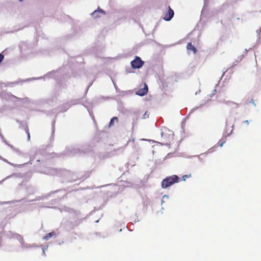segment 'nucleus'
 <instances>
[{
	"label": "nucleus",
	"instance_id": "2eb2a0df",
	"mask_svg": "<svg viewBox=\"0 0 261 261\" xmlns=\"http://www.w3.org/2000/svg\"><path fill=\"white\" fill-rule=\"evenodd\" d=\"M245 123H246L247 124H249V120H246L244 122Z\"/></svg>",
	"mask_w": 261,
	"mask_h": 261
},
{
	"label": "nucleus",
	"instance_id": "4468645a",
	"mask_svg": "<svg viewBox=\"0 0 261 261\" xmlns=\"http://www.w3.org/2000/svg\"><path fill=\"white\" fill-rule=\"evenodd\" d=\"M18 237H19L22 241H23V238L20 235L18 234Z\"/></svg>",
	"mask_w": 261,
	"mask_h": 261
},
{
	"label": "nucleus",
	"instance_id": "f03ea898",
	"mask_svg": "<svg viewBox=\"0 0 261 261\" xmlns=\"http://www.w3.org/2000/svg\"><path fill=\"white\" fill-rule=\"evenodd\" d=\"M173 132L167 128H164L161 132V140L167 144L171 140L173 139Z\"/></svg>",
	"mask_w": 261,
	"mask_h": 261
},
{
	"label": "nucleus",
	"instance_id": "1a4fd4ad",
	"mask_svg": "<svg viewBox=\"0 0 261 261\" xmlns=\"http://www.w3.org/2000/svg\"><path fill=\"white\" fill-rule=\"evenodd\" d=\"M118 121V119L117 118V117H114L113 118H112L111 119V121L110 122V123H109V126H111L112 125H113L114 124V121Z\"/></svg>",
	"mask_w": 261,
	"mask_h": 261
},
{
	"label": "nucleus",
	"instance_id": "0eeeda50",
	"mask_svg": "<svg viewBox=\"0 0 261 261\" xmlns=\"http://www.w3.org/2000/svg\"><path fill=\"white\" fill-rule=\"evenodd\" d=\"M99 13L104 14L105 12H104V11H103L102 10L100 9L99 10H95V11H94L92 13V15L93 17L97 18V17H100V16L99 15Z\"/></svg>",
	"mask_w": 261,
	"mask_h": 261
},
{
	"label": "nucleus",
	"instance_id": "423d86ee",
	"mask_svg": "<svg viewBox=\"0 0 261 261\" xmlns=\"http://www.w3.org/2000/svg\"><path fill=\"white\" fill-rule=\"evenodd\" d=\"M187 49L189 51H192L194 54H196L197 52V49L195 47L192 43H189L187 45Z\"/></svg>",
	"mask_w": 261,
	"mask_h": 261
},
{
	"label": "nucleus",
	"instance_id": "39448f33",
	"mask_svg": "<svg viewBox=\"0 0 261 261\" xmlns=\"http://www.w3.org/2000/svg\"><path fill=\"white\" fill-rule=\"evenodd\" d=\"M148 87L146 84H144V87L143 88L139 89L136 92V94L140 96H144L148 92Z\"/></svg>",
	"mask_w": 261,
	"mask_h": 261
},
{
	"label": "nucleus",
	"instance_id": "7ed1b4c3",
	"mask_svg": "<svg viewBox=\"0 0 261 261\" xmlns=\"http://www.w3.org/2000/svg\"><path fill=\"white\" fill-rule=\"evenodd\" d=\"M130 64L133 68L136 69L141 68L144 65V62L140 57L136 56L135 59L131 62Z\"/></svg>",
	"mask_w": 261,
	"mask_h": 261
},
{
	"label": "nucleus",
	"instance_id": "6e6552de",
	"mask_svg": "<svg viewBox=\"0 0 261 261\" xmlns=\"http://www.w3.org/2000/svg\"><path fill=\"white\" fill-rule=\"evenodd\" d=\"M56 235V233L55 232L53 231V232H51L50 233H48L47 234H46L44 237H43V239L44 240H48L50 238L53 237V236H55Z\"/></svg>",
	"mask_w": 261,
	"mask_h": 261
},
{
	"label": "nucleus",
	"instance_id": "9d476101",
	"mask_svg": "<svg viewBox=\"0 0 261 261\" xmlns=\"http://www.w3.org/2000/svg\"><path fill=\"white\" fill-rule=\"evenodd\" d=\"M191 176V174L189 175H185L182 176V179L183 180H186V178H188Z\"/></svg>",
	"mask_w": 261,
	"mask_h": 261
},
{
	"label": "nucleus",
	"instance_id": "f257e3e1",
	"mask_svg": "<svg viewBox=\"0 0 261 261\" xmlns=\"http://www.w3.org/2000/svg\"><path fill=\"white\" fill-rule=\"evenodd\" d=\"M178 181L179 178L176 175L167 176L162 180L161 186L162 188L166 189Z\"/></svg>",
	"mask_w": 261,
	"mask_h": 261
},
{
	"label": "nucleus",
	"instance_id": "f8f14e48",
	"mask_svg": "<svg viewBox=\"0 0 261 261\" xmlns=\"http://www.w3.org/2000/svg\"><path fill=\"white\" fill-rule=\"evenodd\" d=\"M4 59V56L2 54H0V64L3 61Z\"/></svg>",
	"mask_w": 261,
	"mask_h": 261
},
{
	"label": "nucleus",
	"instance_id": "20e7f679",
	"mask_svg": "<svg viewBox=\"0 0 261 261\" xmlns=\"http://www.w3.org/2000/svg\"><path fill=\"white\" fill-rule=\"evenodd\" d=\"M168 12L165 14L164 19V20L166 21H169L173 17L174 15V11L171 8L170 6L168 7Z\"/></svg>",
	"mask_w": 261,
	"mask_h": 261
},
{
	"label": "nucleus",
	"instance_id": "9b49d317",
	"mask_svg": "<svg viewBox=\"0 0 261 261\" xmlns=\"http://www.w3.org/2000/svg\"><path fill=\"white\" fill-rule=\"evenodd\" d=\"M26 133H27V135H28V140L29 141H30V134L29 130L28 129H27L26 130Z\"/></svg>",
	"mask_w": 261,
	"mask_h": 261
},
{
	"label": "nucleus",
	"instance_id": "ddd939ff",
	"mask_svg": "<svg viewBox=\"0 0 261 261\" xmlns=\"http://www.w3.org/2000/svg\"><path fill=\"white\" fill-rule=\"evenodd\" d=\"M250 102L252 103L254 106H255V104L254 103V100L251 99Z\"/></svg>",
	"mask_w": 261,
	"mask_h": 261
}]
</instances>
